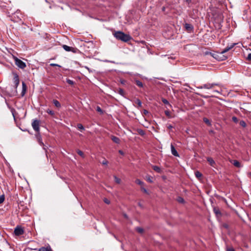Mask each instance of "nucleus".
I'll list each match as a JSON object with an SVG mask.
<instances>
[{"instance_id": "nucleus-32", "label": "nucleus", "mask_w": 251, "mask_h": 251, "mask_svg": "<svg viewBox=\"0 0 251 251\" xmlns=\"http://www.w3.org/2000/svg\"><path fill=\"white\" fill-rule=\"evenodd\" d=\"M195 176L199 178L202 176V174L199 171H197L195 172Z\"/></svg>"}, {"instance_id": "nucleus-10", "label": "nucleus", "mask_w": 251, "mask_h": 251, "mask_svg": "<svg viewBox=\"0 0 251 251\" xmlns=\"http://www.w3.org/2000/svg\"><path fill=\"white\" fill-rule=\"evenodd\" d=\"M62 47L63 49L67 51H72L74 52H75V49L73 48L69 47L67 45H63Z\"/></svg>"}, {"instance_id": "nucleus-51", "label": "nucleus", "mask_w": 251, "mask_h": 251, "mask_svg": "<svg viewBox=\"0 0 251 251\" xmlns=\"http://www.w3.org/2000/svg\"><path fill=\"white\" fill-rule=\"evenodd\" d=\"M119 153H120L122 155H123L124 154V152L121 150H119Z\"/></svg>"}, {"instance_id": "nucleus-38", "label": "nucleus", "mask_w": 251, "mask_h": 251, "mask_svg": "<svg viewBox=\"0 0 251 251\" xmlns=\"http://www.w3.org/2000/svg\"><path fill=\"white\" fill-rule=\"evenodd\" d=\"M77 153L80 155L81 156V157H84V154L83 153V152L81 151H80V150H78L77 151Z\"/></svg>"}, {"instance_id": "nucleus-1", "label": "nucleus", "mask_w": 251, "mask_h": 251, "mask_svg": "<svg viewBox=\"0 0 251 251\" xmlns=\"http://www.w3.org/2000/svg\"><path fill=\"white\" fill-rule=\"evenodd\" d=\"M114 36L118 40H121L124 42H127L131 39V37L128 35L125 34L121 31H115L113 33Z\"/></svg>"}, {"instance_id": "nucleus-45", "label": "nucleus", "mask_w": 251, "mask_h": 251, "mask_svg": "<svg viewBox=\"0 0 251 251\" xmlns=\"http://www.w3.org/2000/svg\"><path fill=\"white\" fill-rule=\"evenodd\" d=\"M247 59L249 61H251V53H250L248 54V56L247 57Z\"/></svg>"}, {"instance_id": "nucleus-54", "label": "nucleus", "mask_w": 251, "mask_h": 251, "mask_svg": "<svg viewBox=\"0 0 251 251\" xmlns=\"http://www.w3.org/2000/svg\"><path fill=\"white\" fill-rule=\"evenodd\" d=\"M138 205L140 207L143 208V205L140 202L138 203Z\"/></svg>"}, {"instance_id": "nucleus-22", "label": "nucleus", "mask_w": 251, "mask_h": 251, "mask_svg": "<svg viewBox=\"0 0 251 251\" xmlns=\"http://www.w3.org/2000/svg\"><path fill=\"white\" fill-rule=\"evenodd\" d=\"M114 178L115 181L117 184H120L121 183V179L118 178V177H117L116 176H114Z\"/></svg>"}, {"instance_id": "nucleus-25", "label": "nucleus", "mask_w": 251, "mask_h": 251, "mask_svg": "<svg viewBox=\"0 0 251 251\" xmlns=\"http://www.w3.org/2000/svg\"><path fill=\"white\" fill-rule=\"evenodd\" d=\"M39 251H51V250L50 248L42 247L39 250Z\"/></svg>"}, {"instance_id": "nucleus-19", "label": "nucleus", "mask_w": 251, "mask_h": 251, "mask_svg": "<svg viewBox=\"0 0 251 251\" xmlns=\"http://www.w3.org/2000/svg\"><path fill=\"white\" fill-rule=\"evenodd\" d=\"M135 82H136V85L138 86H139L140 87H143V84L142 82L141 81H140V80H136L135 81Z\"/></svg>"}, {"instance_id": "nucleus-15", "label": "nucleus", "mask_w": 251, "mask_h": 251, "mask_svg": "<svg viewBox=\"0 0 251 251\" xmlns=\"http://www.w3.org/2000/svg\"><path fill=\"white\" fill-rule=\"evenodd\" d=\"M152 169L156 172L160 173L161 172V170L160 167L157 166H153Z\"/></svg>"}, {"instance_id": "nucleus-41", "label": "nucleus", "mask_w": 251, "mask_h": 251, "mask_svg": "<svg viewBox=\"0 0 251 251\" xmlns=\"http://www.w3.org/2000/svg\"><path fill=\"white\" fill-rule=\"evenodd\" d=\"M147 180L151 183H152L153 182L152 180V177L151 176L147 177Z\"/></svg>"}, {"instance_id": "nucleus-17", "label": "nucleus", "mask_w": 251, "mask_h": 251, "mask_svg": "<svg viewBox=\"0 0 251 251\" xmlns=\"http://www.w3.org/2000/svg\"><path fill=\"white\" fill-rule=\"evenodd\" d=\"M22 87H23L22 93L23 94V95H24V94L25 93V92L26 91V85L24 82H22Z\"/></svg>"}, {"instance_id": "nucleus-53", "label": "nucleus", "mask_w": 251, "mask_h": 251, "mask_svg": "<svg viewBox=\"0 0 251 251\" xmlns=\"http://www.w3.org/2000/svg\"><path fill=\"white\" fill-rule=\"evenodd\" d=\"M120 82L123 84H124L125 83V81L124 80H121Z\"/></svg>"}, {"instance_id": "nucleus-7", "label": "nucleus", "mask_w": 251, "mask_h": 251, "mask_svg": "<svg viewBox=\"0 0 251 251\" xmlns=\"http://www.w3.org/2000/svg\"><path fill=\"white\" fill-rule=\"evenodd\" d=\"M24 233V229L19 226H17L14 230V233L16 236H20L23 234Z\"/></svg>"}, {"instance_id": "nucleus-58", "label": "nucleus", "mask_w": 251, "mask_h": 251, "mask_svg": "<svg viewBox=\"0 0 251 251\" xmlns=\"http://www.w3.org/2000/svg\"><path fill=\"white\" fill-rule=\"evenodd\" d=\"M210 132H211V133H213V130H211V131H210Z\"/></svg>"}, {"instance_id": "nucleus-50", "label": "nucleus", "mask_w": 251, "mask_h": 251, "mask_svg": "<svg viewBox=\"0 0 251 251\" xmlns=\"http://www.w3.org/2000/svg\"><path fill=\"white\" fill-rule=\"evenodd\" d=\"M148 113H149V112H148V110H145H145H144V114H148Z\"/></svg>"}, {"instance_id": "nucleus-27", "label": "nucleus", "mask_w": 251, "mask_h": 251, "mask_svg": "<svg viewBox=\"0 0 251 251\" xmlns=\"http://www.w3.org/2000/svg\"><path fill=\"white\" fill-rule=\"evenodd\" d=\"M118 93L122 96H124L125 95V92L123 90V89L120 88L118 90Z\"/></svg>"}, {"instance_id": "nucleus-14", "label": "nucleus", "mask_w": 251, "mask_h": 251, "mask_svg": "<svg viewBox=\"0 0 251 251\" xmlns=\"http://www.w3.org/2000/svg\"><path fill=\"white\" fill-rule=\"evenodd\" d=\"M185 27L188 30H191L193 29V26L189 24H185Z\"/></svg>"}, {"instance_id": "nucleus-3", "label": "nucleus", "mask_w": 251, "mask_h": 251, "mask_svg": "<svg viewBox=\"0 0 251 251\" xmlns=\"http://www.w3.org/2000/svg\"><path fill=\"white\" fill-rule=\"evenodd\" d=\"M13 59L15 61V64L20 69H25L26 65L25 62H23L21 59H19L16 56H13Z\"/></svg>"}, {"instance_id": "nucleus-37", "label": "nucleus", "mask_w": 251, "mask_h": 251, "mask_svg": "<svg viewBox=\"0 0 251 251\" xmlns=\"http://www.w3.org/2000/svg\"><path fill=\"white\" fill-rule=\"evenodd\" d=\"M165 115L168 117V118H171V116L170 115V112L169 110H166L165 111Z\"/></svg>"}, {"instance_id": "nucleus-5", "label": "nucleus", "mask_w": 251, "mask_h": 251, "mask_svg": "<svg viewBox=\"0 0 251 251\" xmlns=\"http://www.w3.org/2000/svg\"><path fill=\"white\" fill-rule=\"evenodd\" d=\"M32 126L36 132H40V121L37 119L33 120L32 122Z\"/></svg>"}, {"instance_id": "nucleus-18", "label": "nucleus", "mask_w": 251, "mask_h": 251, "mask_svg": "<svg viewBox=\"0 0 251 251\" xmlns=\"http://www.w3.org/2000/svg\"><path fill=\"white\" fill-rule=\"evenodd\" d=\"M203 122L206 124L207 125L210 126H211V122L206 118H204L203 119Z\"/></svg>"}, {"instance_id": "nucleus-21", "label": "nucleus", "mask_w": 251, "mask_h": 251, "mask_svg": "<svg viewBox=\"0 0 251 251\" xmlns=\"http://www.w3.org/2000/svg\"><path fill=\"white\" fill-rule=\"evenodd\" d=\"M162 101L165 104H166L170 106H171V105L170 104L169 102L168 101V100H167L163 98V99H162Z\"/></svg>"}, {"instance_id": "nucleus-20", "label": "nucleus", "mask_w": 251, "mask_h": 251, "mask_svg": "<svg viewBox=\"0 0 251 251\" xmlns=\"http://www.w3.org/2000/svg\"><path fill=\"white\" fill-rule=\"evenodd\" d=\"M205 54H206V55H207V54H210V55H211L212 56H213L214 58H216V59H218V58H217V54H216V53H211V52H207H207H205Z\"/></svg>"}, {"instance_id": "nucleus-56", "label": "nucleus", "mask_w": 251, "mask_h": 251, "mask_svg": "<svg viewBox=\"0 0 251 251\" xmlns=\"http://www.w3.org/2000/svg\"><path fill=\"white\" fill-rule=\"evenodd\" d=\"M248 175L249 176L251 177V173H249Z\"/></svg>"}, {"instance_id": "nucleus-31", "label": "nucleus", "mask_w": 251, "mask_h": 251, "mask_svg": "<svg viewBox=\"0 0 251 251\" xmlns=\"http://www.w3.org/2000/svg\"><path fill=\"white\" fill-rule=\"evenodd\" d=\"M136 103L138 104L139 107H141L142 106V102L140 100L137 99L136 100Z\"/></svg>"}, {"instance_id": "nucleus-4", "label": "nucleus", "mask_w": 251, "mask_h": 251, "mask_svg": "<svg viewBox=\"0 0 251 251\" xmlns=\"http://www.w3.org/2000/svg\"><path fill=\"white\" fill-rule=\"evenodd\" d=\"M236 44V43H232L230 44V45L226 47L225 49H224L220 53H219L220 55H223V57H221L220 59L221 60H224L227 58V57L223 55V54L226 52L227 51L232 49Z\"/></svg>"}, {"instance_id": "nucleus-40", "label": "nucleus", "mask_w": 251, "mask_h": 251, "mask_svg": "<svg viewBox=\"0 0 251 251\" xmlns=\"http://www.w3.org/2000/svg\"><path fill=\"white\" fill-rule=\"evenodd\" d=\"M96 110L98 112H100V113H103V111H102V109H101V108L100 106H97L96 107Z\"/></svg>"}, {"instance_id": "nucleus-46", "label": "nucleus", "mask_w": 251, "mask_h": 251, "mask_svg": "<svg viewBox=\"0 0 251 251\" xmlns=\"http://www.w3.org/2000/svg\"><path fill=\"white\" fill-rule=\"evenodd\" d=\"M50 65L51 66H53V67H54V66H57V67H61V66H60V65H58V64H55V63H51V64H50Z\"/></svg>"}, {"instance_id": "nucleus-33", "label": "nucleus", "mask_w": 251, "mask_h": 251, "mask_svg": "<svg viewBox=\"0 0 251 251\" xmlns=\"http://www.w3.org/2000/svg\"><path fill=\"white\" fill-rule=\"evenodd\" d=\"M47 112L51 115H53L54 114V111L49 109L47 110Z\"/></svg>"}, {"instance_id": "nucleus-35", "label": "nucleus", "mask_w": 251, "mask_h": 251, "mask_svg": "<svg viewBox=\"0 0 251 251\" xmlns=\"http://www.w3.org/2000/svg\"><path fill=\"white\" fill-rule=\"evenodd\" d=\"M232 120L235 123H237L238 122V118L235 116H233L232 117Z\"/></svg>"}, {"instance_id": "nucleus-30", "label": "nucleus", "mask_w": 251, "mask_h": 251, "mask_svg": "<svg viewBox=\"0 0 251 251\" xmlns=\"http://www.w3.org/2000/svg\"><path fill=\"white\" fill-rule=\"evenodd\" d=\"M213 211L216 215H219V214L220 215L221 214V212L218 208H216L215 207L214 208Z\"/></svg>"}, {"instance_id": "nucleus-24", "label": "nucleus", "mask_w": 251, "mask_h": 251, "mask_svg": "<svg viewBox=\"0 0 251 251\" xmlns=\"http://www.w3.org/2000/svg\"><path fill=\"white\" fill-rule=\"evenodd\" d=\"M135 229L136 230L140 233H142L144 231V229L140 227H136Z\"/></svg>"}, {"instance_id": "nucleus-6", "label": "nucleus", "mask_w": 251, "mask_h": 251, "mask_svg": "<svg viewBox=\"0 0 251 251\" xmlns=\"http://www.w3.org/2000/svg\"><path fill=\"white\" fill-rule=\"evenodd\" d=\"M35 137H36V138L37 139V140L38 143L40 144V146L43 147V149L46 152L47 151V148H46L44 143L42 141V136H41V135L40 134V132H37V133L35 134Z\"/></svg>"}, {"instance_id": "nucleus-34", "label": "nucleus", "mask_w": 251, "mask_h": 251, "mask_svg": "<svg viewBox=\"0 0 251 251\" xmlns=\"http://www.w3.org/2000/svg\"><path fill=\"white\" fill-rule=\"evenodd\" d=\"M138 132L139 133V134L142 136L144 135L145 134L144 131L142 129H138Z\"/></svg>"}, {"instance_id": "nucleus-11", "label": "nucleus", "mask_w": 251, "mask_h": 251, "mask_svg": "<svg viewBox=\"0 0 251 251\" xmlns=\"http://www.w3.org/2000/svg\"><path fill=\"white\" fill-rule=\"evenodd\" d=\"M230 162L235 167H237V168H240L241 167V165L240 164V163L236 160H232L230 161Z\"/></svg>"}, {"instance_id": "nucleus-57", "label": "nucleus", "mask_w": 251, "mask_h": 251, "mask_svg": "<svg viewBox=\"0 0 251 251\" xmlns=\"http://www.w3.org/2000/svg\"><path fill=\"white\" fill-rule=\"evenodd\" d=\"M172 127H173V126H171V125H170V126H168V128H172Z\"/></svg>"}, {"instance_id": "nucleus-48", "label": "nucleus", "mask_w": 251, "mask_h": 251, "mask_svg": "<svg viewBox=\"0 0 251 251\" xmlns=\"http://www.w3.org/2000/svg\"><path fill=\"white\" fill-rule=\"evenodd\" d=\"M202 97L204 98H209L210 96L208 95H200Z\"/></svg>"}, {"instance_id": "nucleus-26", "label": "nucleus", "mask_w": 251, "mask_h": 251, "mask_svg": "<svg viewBox=\"0 0 251 251\" xmlns=\"http://www.w3.org/2000/svg\"><path fill=\"white\" fill-rule=\"evenodd\" d=\"M239 124H240V125L241 126H242V127H246V122H245L244 121H243V120H241V121H240V122H239Z\"/></svg>"}, {"instance_id": "nucleus-8", "label": "nucleus", "mask_w": 251, "mask_h": 251, "mask_svg": "<svg viewBox=\"0 0 251 251\" xmlns=\"http://www.w3.org/2000/svg\"><path fill=\"white\" fill-rule=\"evenodd\" d=\"M15 88H17L19 84L20 80L19 76L17 74H15L14 75V80H13Z\"/></svg>"}, {"instance_id": "nucleus-52", "label": "nucleus", "mask_w": 251, "mask_h": 251, "mask_svg": "<svg viewBox=\"0 0 251 251\" xmlns=\"http://www.w3.org/2000/svg\"><path fill=\"white\" fill-rule=\"evenodd\" d=\"M188 4L191 2L192 0H185Z\"/></svg>"}, {"instance_id": "nucleus-47", "label": "nucleus", "mask_w": 251, "mask_h": 251, "mask_svg": "<svg viewBox=\"0 0 251 251\" xmlns=\"http://www.w3.org/2000/svg\"><path fill=\"white\" fill-rule=\"evenodd\" d=\"M104 201L105 202V203H106L107 204H109L110 203V201H109L107 199H105L104 200Z\"/></svg>"}, {"instance_id": "nucleus-23", "label": "nucleus", "mask_w": 251, "mask_h": 251, "mask_svg": "<svg viewBox=\"0 0 251 251\" xmlns=\"http://www.w3.org/2000/svg\"><path fill=\"white\" fill-rule=\"evenodd\" d=\"M136 183L142 186L144 185V182L139 179H137L135 180Z\"/></svg>"}, {"instance_id": "nucleus-13", "label": "nucleus", "mask_w": 251, "mask_h": 251, "mask_svg": "<svg viewBox=\"0 0 251 251\" xmlns=\"http://www.w3.org/2000/svg\"><path fill=\"white\" fill-rule=\"evenodd\" d=\"M207 161L209 162V163L210 164V165L212 166V167H214V165H215V161L211 157H208L207 158Z\"/></svg>"}, {"instance_id": "nucleus-29", "label": "nucleus", "mask_w": 251, "mask_h": 251, "mask_svg": "<svg viewBox=\"0 0 251 251\" xmlns=\"http://www.w3.org/2000/svg\"><path fill=\"white\" fill-rule=\"evenodd\" d=\"M177 201L178 202H179L180 203H183L184 202V200L183 199V198H182V197H179L177 198Z\"/></svg>"}, {"instance_id": "nucleus-59", "label": "nucleus", "mask_w": 251, "mask_h": 251, "mask_svg": "<svg viewBox=\"0 0 251 251\" xmlns=\"http://www.w3.org/2000/svg\"><path fill=\"white\" fill-rule=\"evenodd\" d=\"M164 9H165V8H164V7H163V10H164Z\"/></svg>"}, {"instance_id": "nucleus-49", "label": "nucleus", "mask_w": 251, "mask_h": 251, "mask_svg": "<svg viewBox=\"0 0 251 251\" xmlns=\"http://www.w3.org/2000/svg\"><path fill=\"white\" fill-rule=\"evenodd\" d=\"M226 251H234V250L232 248H228V249H227Z\"/></svg>"}, {"instance_id": "nucleus-42", "label": "nucleus", "mask_w": 251, "mask_h": 251, "mask_svg": "<svg viewBox=\"0 0 251 251\" xmlns=\"http://www.w3.org/2000/svg\"><path fill=\"white\" fill-rule=\"evenodd\" d=\"M141 190H142L143 192H144V193H146V194H149V193H148V191H147V190L146 188H145L144 187L141 186Z\"/></svg>"}, {"instance_id": "nucleus-9", "label": "nucleus", "mask_w": 251, "mask_h": 251, "mask_svg": "<svg viewBox=\"0 0 251 251\" xmlns=\"http://www.w3.org/2000/svg\"><path fill=\"white\" fill-rule=\"evenodd\" d=\"M171 153L173 155L176 157L179 156L178 153L177 152V151L176 150L175 147L172 144H171Z\"/></svg>"}, {"instance_id": "nucleus-44", "label": "nucleus", "mask_w": 251, "mask_h": 251, "mask_svg": "<svg viewBox=\"0 0 251 251\" xmlns=\"http://www.w3.org/2000/svg\"><path fill=\"white\" fill-rule=\"evenodd\" d=\"M212 92H214V93H217L218 94H221L222 90H213Z\"/></svg>"}, {"instance_id": "nucleus-28", "label": "nucleus", "mask_w": 251, "mask_h": 251, "mask_svg": "<svg viewBox=\"0 0 251 251\" xmlns=\"http://www.w3.org/2000/svg\"><path fill=\"white\" fill-rule=\"evenodd\" d=\"M77 127L78 128V129L81 130H84V126H83V125L81 124H77Z\"/></svg>"}, {"instance_id": "nucleus-43", "label": "nucleus", "mask_w": 251, "mask_h": 251, "mask_svg": "<svg viewBox=\"0 0 251 251\" xmlns=\"http://www.w3.org/2000/svg\"><path fill=\"white\" fill-rule=\"evenodd\" d=\"M108 162L105 159H104L101 162L102 164L103 165H107L108 164Z\"/></svg>"}, {"instance_id": "nucleus-2", "label": "nucleus", "mask_w": 251, "mask_h": 251, "mask_svg": "<svg viewBox=\"0 0 251 251\" xmlns=\"http://www.w3.org/2000/svg\"><path fill=\"white\" fill-rule=\"evenodd\" d=\"M218 86L219 87L222 86V85L220 83H207L203 84L201 86L197 87V89H205L207 90L212 89L214 88V86Z\"/></svg>"}, {"instance_id": "nucleus-12", "label": "nucleus", "mask_w": 251, "mask_h": 251, "mask_svg": "<svg viewBox=\"0 0 251 251\" xmlns=\"http://www.w3.org/2000/svg\"><path fill=\"white\" fill-rule=\"evenodd\" d=\"M111 138L112 140L116 144H119L120 142V140L118 137H117L115 136H111Z\"/></svg>"}, {"instance_id": "nucleus-55", "label": "nucleus", "mask_w": 251, "mask_h": 251, "mask_svg": "<svg viewBox=\"0 0 251 251\" xmlns=\"http://www.w3.org/2000/svg\"><path fill=\"white\" fill-rule=\"evenodd\" d=\"M85 68L87 69L89 72H90V69L88 67L85 66Z\"/></svg>"}, {"instance_id": "nucleus-36", "label": "nucleus", "mask_w": 251, "mask_h": 251, "mask_svg": "<svg viewBox=\"0 0 251 251\" xmlns=\"http://www.w3.org/2000/svg\"><path fill=\"white\" fill-rule=\"evenodd\" d=\"M4 199H5V198H4V196L3 195L0 196V204L2 203L4 201Z\"/></svg>"}, {"instance_id": "nucleus-39", "label": "nucleus", "mask_w": 251, "mask_h": 251, "mask_svg": "<svg viewBox=\"0 0 251 251\" xmlns=\"http://www.w3.org/2000/svg\"><path fill=\"white\" fill-rule=\"evenodd\" d=\"M66 81L68 83L71 85H73L74 83V82L72 80L69 79H67Z\"/></svg>"}, {"instance_id": "nucleus-16", "label": "nucleus", "mask_w": 251, "mask_h": 251, "mask_svg": "<svg viewBox=\"0 0 251 251\" xmlns=\"http://www.w3.org/2000/svg\"><path fill=\"white\" fill-rule=\"evenodd\" d=\"M53 103L57 107H60L61 106L60 102L57 100H53Z\"/></svg>"}]
</instances>
